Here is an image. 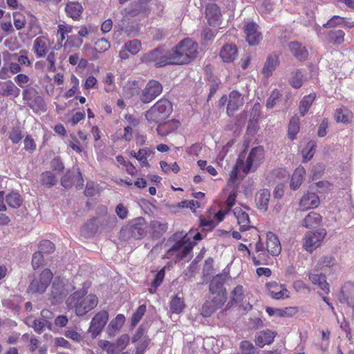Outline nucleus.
Here are the masks:
<instances>
[{"mask_svg": "<svg viewBox=\"0 0 354 354\" xmlns=\"http://www.w3.org/2000/svg\"><path fill=\"white\" fill-rule=\"evenodd\" d=\"M259 156H239L234 169L230 174V179L223 192L227 194L225 205L230 209L236 202L239 179L243 178L249 172L254 171L260 165Z\"/></svg>", "mask_w": 354, "mask_h": 354, "instance_id": "1", "label": "nucleus"}, {"mask_svg": "<svg viewBox=\"0 0 354 354\" xmlns=\"http://www.w3.org/2000/svg\"><path fill=\"white\" fill-rule=\"evenodd\" d=\"M85 290H80L74 292L66 300L68 308L75 309L77 316H83L91 311L98 304V299L96 295L90 294L84 297Z\"/></svg>", "mask_w": 354, "mask_h": 354, "instance_id": "2", "label": "nucleus"}, {"mask_svg": "<svg viewBox=\"0 0 354 354\" xmlns=\"http://www.w3.org/2000/svg\"><path fill=\"white\" fill-rule=\"evenodd\" d=\"M174 64H185L190 62L198 55V44L189 38L180 41L171 50Z\"/></svg>", "mask_w": 354, "mask_h": 354, "instance_id": "3", "label": "nucleus"}, {"mask_svg": "<svg viewBox=\"0 0 354 354\" xmlns=\"http://www.w3.org/2000/svg\"><path fill=\"white\" fill-rule=\"evenodd\" d=\"M171 111L170 102L166 99H161L147 112L146 118L148 120L160 122L168 118Z\"/></svg>", "mask_w": 354, "mask_h": 354, "instance_id": "4", "label": "nucleus"}, {"mask_svg": "<svg viewBox=\"0 0 354 354\" xmlns=\"http://www.w3.org/2000/svg\"><path fill=\"white\" fill-rule=\"evenodd\" d=\"M142 62L152 63L156 66L160 67L167 64H174L171 50L158 48L142 57Z\"/></svg>", "mask_w": 354, "mask_h": 354, "instance_id": "5", "label": "nucleus"}, {"mask_svg": "<svg viewBox=\"0 0 354 354\" xmlns=\"http://www.w3.org/2000/svg\"><path fill=\"white\" fill-rule=\"evenodd\" d=\"M326 236V231L324 229H319L316 232H306L303 238L304 248L306 251L312 252L321 246Z\"/></svg>", "mask_w": 354, "mask_h": 354, "instance_id": "6", "label": "nucleus"}, {"mask_svg": "<svg viewBox=\"0 0 354 354\" xmlns=\"http://www.w3.org/2000/svg\"><path fill=\"white\" fill-rule=\"evenodd\" d=\"M52 278V272L48 269L44 270L38 279H35L31 282L28 288L29 292L39 294L44 292Z\"/></svg>", "mask_w": 354, "mask_h": 354, "instance_id": "7", "label": "nucleus"}, {"mask_svg": "<svg viewBox=\"0 0 354 354\" xmlns=\"http://www.w3.org/2000/svg\"><path fill=\"white\" fill-rule=\"evenodd\" d=\"M227 102V113L229 115H232L235 111L243 106V97L239 92L232 91L229 94L228 97L224 95L220 100V103L222 105H224Z\"/></svg>", "mask_w": 354, "mask_h": 354, "instance_id": "8", "label": "nucleus"}, {"mask_svg": "<svg viewBox=\"0 0 354 354\" xmlns=\"http://www.w3.org/2000/svg\"><path fill=\"white\" fill-rule=\"evenodd\" d=\"M108 319L109 313L105 310L99 312L93 317L88 328L92 338H96L101 333Z\"/></svg>", "mask_w": 354, "mask_h": 354, "instance_id": "9", "label": "nucleus"}, {"mask_svg": "<svg viewBox=\"0 0 354 354\" xmlns=\"http://www.w3.org/2000/svg\"><path fill=\"white\" fill-rule=\"evenodd\" d=\"M162 91L160 83L156 80H150L142 91L141 100L145 103H149L158 96Z\"/></svg>", "mask_w": 354, "mask_h": 354, "instance_id": "10", "label": "nucleus"}, {"mask_svg": "<svg viewBox=\"0 0 354 354\" xmlns=\"http://www.w3.org/2000/svg\"><path fill=\"white\" fill-rule=\"evenodd\" d=\"M23 99L33 110L42 109L44 102L41 96L38 95L37 91L32 87H27L23 91Z\"/></svg>", "mask_w": 354, "mask_h": 354, "instance_id": "11", "label": "nucleus"}, {"mask_svg": "<svg viewBox=\"0 0 354 354\" xmlns=\"http://www.w3.org/2000/svg\"><path fill=\"white\" fill-rule=\"evenodd\" d=\"M61 183L62 186L66 188L75 185L76 188L82 189L83 186V179L79 169L77 168H73L72 171H68L62 178Z\"/></svg>", "mask_w": 354, "mask_h": 354, "instance_id": "12", "label": "nucleus"}, {"mask_svg": "<svg viewBox=\"0 0 354 354\" xmlns=\"http://www.w3.org/2000/svg\"><path fill=\"white\" fill-rule=\"evenodd\" d=\"M232 300L245 311L252 309L249 295L244 294L243 288L241 285L236 286L232 292Z\"/></svg>", "mask_w": 354, "mask_h": 354, "instance_id": "13", "label": "nucleus"}, {"mask_svg": "<svg viewBox=\"0 0 354 354\" xmlns=\"http://www.w3.org/2000/svg\"><path fill=\"white\" fill-rule=\"evenodd\" d=\"M266 288L270 297L274 299H284L290 297V292L283 284L270 281L266 283Z\"/></svg>", "mask_w": 354, "mask_h": 354, "instance_id": "14", "label": "nucleus"}, {"mask_svg": "<svg viewBox=\"0 0 354 354\" xmlns=\"http://www.w3.org/2000/svg\"><path fill=\"white\" fill-rule=\"evenodd\" d=\"M50 46V41L47 35L37 37L33 42L32 50L37 57H45Z\"/></svg>", "mask_w": 354, "mask_h": 354, "instance_id": "15", "label": "nucleus"}, {"mask_svg": "<svg viewBox=\"0 0 354 354\" xmlns=\"http://www.w3.org/2000/svg\"><path fill=\"white\" fill-rule=\"evenodd\" d=\"M257 28V25L254 22L246 23L244 26L246 41L251 46L258 44L262 39L261 34Z\"/></svg>", "mask_w": 354, "mask_h": 354, "instance_id": "16", "label": "nucleus"}, {"mask_svg": "<svg viewBox=\"0 0 354 354\" xmlns=\"http://www.w3.org/2000/svg\"><path fill=\"white\" fill-rule=\"evenodd\" d=\"M206 17L209 25L214 28L218 27L221 23V14L218 7L214 3L206 7Z\"/></svg>", "mask_w": 354, "mask_h": 354, "instance_id": "17", "label": "nucleus"}, {"mask_svg": "<svg viewBox=\"0 0 354 354\" xmlns=\"http://www.w3.org/2000/svg\"><path fill=\"white\" fill-rule=\"evenodd\" d=\"M225 299L219 294L211 301H207L203 306L201 315L207 317H209L217 309L220 308L224 304Z\"/></svg>", "mask_w": 354, "mask_h": 354, "instance_id": "18", "label": "nucleus"}, {"mask_svg": "<svg viewBox=\"0 0 354 354\" xmlns=\"http://www.w3.org/2000/svg\"><path fill=\"white\" fill-rule=\"evenodd\" d=\"M245 209H246L245 207H236L233 209L234 215L237 220L241 231L248 230L252 227L248 213L246 212Z\"/></svg>", "mask_w": 354, "mask_h": 354, "instance_id": "19", "label": "nucleus"}, {"mask_svg": "<svg viewBox=\"0 0 354 354\" xmlns=\"http://www.w3.org/2000/svg\"><path fill=\"white\" fill-rule=\"evenodd\" d=\"M192 249V245L191 243L185 244L177 243L169 250L167 257L169 258L175 255L176 260L183 259L187 256Z\"/></svg>", "mask_w": 354, "mask_h": 354, "instance_id": "20", "label": "nucleus"}, {"mask_svg": "<svg viewBox=\"0 0 354 354\" xmlns=\"http://www.w3.org/2000/svg\"><path fill=\"white\" fill-rule=\"evenodd\" d=\"M267 251L272 256H278L281 251V246L278 237L272 232L266 235Z\"/></svg>", "mask_w": 354, "mask_h": 354, "instance_id": "21", "label": "nucleus"}, {"mask_svg": "<svg viewBox=\"0 0 354 354\" xmlns=\"http://www.w3.org/2000/svg\"><path fill=\"white\" fill-rule=\"evenodd\" d=\"M43 30L39 25L37 19L28 14V21L26 27V35L30 38H33L37 35H42Z\"/></svg>", "mask_w": 354, "mask_h": 354, "instance_id": "22", "label": "nucleus"}, {"mask_svg": "<svg viewBox=\"0 0 354 354\" xmlns=\"http://www.w3.org/2000/svg\"><path fill=\"white\" fill-rule=\"evenodd\" d=\"M131 235L136 239H141L146 234V224L143 218L139 217L131 221Z\"/></svg>", "mask_w": 354, "mask_h": 354, "instance_id": "23", "label": "nucleus"}, {"mask_svg": "<svg viewBox=\"0 0 354 354\" xmlns=\"http://www.w3.org/2000/svg\"><path fill=\"white\" fill-rule=\"evenodd\" d=\"M276 335L275 332L270 330L260 331L256 335L255 343L258 346L262 348L265 345L270 344Z\"/></svg>", "mask_w": 354, "mask_h": 354, "instance_id": "24", "label": "nucleus"}, {"mask_svg": "<svg viewBox=\"0 0 354 354\" xmlns=\"http://www.w3.org/2000/svg\"><path fill=\"white\" fill-rule=\"evenodd\" d=\"M126 318L124 315L118 314L112 319L108 325L106 333L109 337H113L115 333L120 330L125 322Z\"/></svg>", "mask_w": 354, "mask_h": 354, "instance_id": "25", "label": "nucleus"}, {"mask_svg": "<svg viewBox=\"0 0 354 354\" xmlns=\"http://www.w3.org/2000/svg\"><path fill=\"white\" fill-rule=\"evenodd\" d=\"M319 205V199L314 193L304 194L300 201V207L303 209L315 208Z\"/></svg>", "mask_w": 354, "mask_h": 354, "instance_id": "26", "label": "nucleus"}, {"mask_svg": "<svg viewBox=\"0 0 354 354\" xmlns=\"http://www.w3.org/2000/svg\"><path fill=\"white\" fill-rule=\"evenodd\" d=\"M308 279L313 284L317 285L324 293H329V284L327 283L324 275L312 272L310 273Z\"/></svg>", "mask_w": 354, "mask_h": 354, "instance_id": "27", "label": "nucleus"}, {"mask_svg": "<svg viewBox=\"0 0 354 354\" xmlns=\"http://www.w3.org/2000/svg\"><path fill=\"white\" fill-rule=\"evenodd\" d=\"M279 65V58L276 55H270L265 62L262 69L264 77H270Z\"/></svg>", "mask_w": 354, "mask_h": 354, "instance_id": "28", "label": "nucleus"}, {"mask_svg": "<svg viewBox=\"0 0 354 354\" xmlns=\"http://www.w3.org/2000/svg\"><path fill=\"white\" fill-rule=\"evenodd\" d=\"M220 56L225 62L234 61L237 56V48L232 44L225 45L220 51Z\"/></svg>", "mask_w": 354, "mask_h": 354, "instance_id": "29", "label": "nucleus"}, {"mask_svg": "<svg viewBox=\"0 0 354 354\" xmlns=\"http://www.w3.org/2000/svg\"><path fill=\"white\" fill-rule=\"evenodd\" d=\"M65 11L68 17L77 20L83 12V7L79 2L70 1L66 4Z\"/></svg>", "mask_w": 354, "mask_h": 354, "instance_id": "30", "label": "nucleus"}, {"mask_svg": "<svg viewBox=\"0 0 354 354\" xmlns=\"http://www.w3.org/2000/svg\"><path fill=\"white\" fill-rule=\"evenodd\" d=\"M322 216L314 212H310L302 221L301 225L306 228H315L320 225Z\"/></svg>", "mask_w": 354, "mask_h": 354, "instance_id": "31", "label": "nucleus"}, {"mask_svg": "<svg viewBox=\"0 0 354 354\" xmlns=\"http://www.w3.org/2000/svg\"><path fill=\"white\" fill-rule=\"evenodd\" d=\"M270 197V193L268 189H263L259 192L255 199L257 207L261 210L266 211L268 208Z\"/></svg>", "mask_w": 354, "mask_h": 354, "instance_id": "32", "label": "nucleus"}, {"mask_svg": "<svg viewBox=\"0 0 354 354\" xmlns=\"http://www.w3.org/2000/svg\"><path fill=\"white\" fill-rule=\"evenodd\" d=\"M230 209L227 208L226 209H221L219 210L215 215L214 218L217 220L216 222L214 221V220L212 219H206L203 218L201 220V225L203 227H206L208 228H212L216 225L217 223L221 222L226 214H228Z\"/></svg>", "mask_w": 354, "mask_h": 354, "instance_id": "33", "label": "nucleus"}, {"mask_svg": "<svg viewBox=\"0 0 354 354\" xmlns=\"http://www.w3.org/2000/svg\"><path fill=\"white\" fill-rule=\"evenodd\" d=\"M178 127V122L177 121L169 120L164 122L161 121L157 128V131L159 135L165 136L174 131Z\"/></svg>", "mask_w": 354, "mask_h": 354, "instance_id": "34", "label": "nucleus"}, {"mask_svg": "<svg viewBox=\"0 0 354 354\" xmlns=\"http://www.w3.org/2000/svg\"><path fill=\"white\" fill-rule=\"evenodd\" d=\"M1 93L3 95L17 97L20 93L19 88L12 81H7L1 85Z\"/></svg>", "mask_w": 354, "mask_h": 354, "instance_id": "35", "label": "nucleus"}, {"mask_svg": "<svg viewBox=\"0 0 354 354\" xmlns=\"http://www.w3.org/2000/svg\"><path fill=\"white\" fill-rule=\"evenodd\" d=\"M305 174L306 171L304 167H299L295 170L290 185L292 189H297L299 187L304 180Z\"/></svg>", "mask_w": 354, "mask_h": 354, "instance_id": "36", "label": "nucleus"}, {"mask_svg": "<svg viewBox=\"0 0 354 354\" xmlns=\"http://www.w3.org/2000/svg\"><path fill=\"white\" fill-rule=\"evenodd\" d=\"M289 48L293 55L298 59H304L308 56L306 48L298 42L295 41L290 43Z\"/></svg>", "mask_w": 354, "mask_h": 354, "instance_id": "37", "label": "nucleus"}, {"mask_svg": "<svg viewBox=\"0 0 354 354\" xmlns=\"http://www.w3.org/2000/svg\"><path fill=\"white\" fill-rule=\"evenodd\" d=\"M150 0H138V1L133 6L134 8L131 9L127 12V14L131 16H136L139 14H144L147 15L149 9L147 3Z\"/></svg>", "mask_w": 354, "mask_h": 354, "instance_id": "38", "label": "nucleus"}, {"mask_svg": "<svg viewBox=\"0 0 354 354\" xmlns=\"http://www.w3.org/2000/svg\"><path fill=\"white\" fill-rule=\"evenodd\" d=\"M335 118L337 122L347 124L351 121L353 113L348 109L342 107L336 110Z\"/></svg>", "mask_w": 354, "mask_h": 354, "instance_id": "39", "label": "nucleus"}, {"mask_svg": "<svg viewBox=\"0 0 354 354\" xmlns=\"http://www.w3.org/2000/svg\"><path fill=\"white\" fill-rule=\"evenodd\" d=\"M315 97L316 95L315 93H310L308 95H305L302 98L299 106V113L302 116L305 115L308 113L310 106L315 99Z\"/></svg>", "mask_w": 354, "mask_h": 354, "instance_id": "40", "label": "nucleus"}, {"mask_svg": "<svg viewBox=\"0 0 354 354\" xmlns=\"http://www.w3.org/2000/svg\"><path fill=\"white\" fill-rule=\"evenodd\" d=\"M21 71V67L17 62H10L8 67L3 66L0 71V78L6 79L10 77V75L8 74L10 72L12 75L17 74Z\"/></svg>", "mask_w": 354, "mask_h": 354, "instance_id": "41", "label": "nucleus"}, {"mask_svg": "<svg viewBox=\"0 0 354 354\" xmlns=\"http://www.w3.org/2000/svg\"><path fill=\"white\" fill-rule=\"evenodd\" d=\"M140 87L138 82L136 80H129L123 87V95L125 97H131L138 94Z\"/></svg>", "mask_w": 354, "mask_h": 354, "instance_id": "42", "label": "nucleus"}, {"mask_svg": "<svg viewBox=\"0 0 354 354\" xmlns=\"http://www.w3.org/2000/svg\"><path fill=\"white\" fill-rule=\"evenodd\" d=\"M97 227L98 219L94 218L82 227V234L85 236H90L96 232Z\"/></svg>", "mask_w": 354, "mask_h": 354, "instance_id": "43", "label": "nucleus"}, {"mask_svg": "<svg viewBox=\"0 0 354 354\" xmlns=\"http://www.w3.org/2000/svg\"><path fill=\"white\" fill-rule=\"evenodd\" d=\"M185 307L183 298L175 296L170 301V310L173 313L179 314L182 313Z\"/></svg>", "mask_w": 354, "mask_h": 354, "instance_id": "44", "label": "nucleus"}, {"mask_svg": "<svg viewBox=\"0 0 354 354\" xmlns=\"http://www.w3.org/2000/svg\"><path fill=\"white\" fill-rule=\"evenodd\" d=\"M8 205L12 208L19 207L23 202L21 196L17 192H11L6 196Z\"/></svg>", "mask_w": 354, "mask_h": 354, "instance_id": "45", "label": "nucleus"}, {"mask_svg": "<svg viewBox=\"0 0 354 354\" xmlns=\"http://www.w3.org/2000/svg\"><path fill=\"white\" fill-rule=\"evenodd\" d=\"M83 43V40L76 36L69 37L64 44V50L70 52L72 47L79 48Z\"/></svg>", "mask_w": 354, "mask_h": 354, "instance_id": "46", "label": "nucleus"}, {"mask_svg": "<svg viewBox=\"0 0 354 354\" xmlns=\"http://www.w3.org/2000/svg\"><path fill=\"white\" fill-rule=\"evenodd\" d=\"M299 131V120L297 118L291 119L288 126V136L294 140Z\"/></svg>", "mask_w": 354, "mask_h": 354, "instance_id": "47", "label": "nucleus"}, {"mask_svg": "<svg viewBox=\"0 0 354 354\" xmlns=\"http://www.w3.org/2000/svg\"><path fill=\"white\" fill-rule=\"evenodd\" d=\"M28 21V16L26 17L20 12H15L13 14V23L17 30H21L25 26Z\"/></svg>", "mask_w": 354, "mask_h": 354, "instance_id": "48", "label": "nucleus"}, {"mask_svg": "<svg viewBox=\"0 0 354 354\" xmlns=\"http://www.w3.org/2000/svg\"><path fill=\"white\" fill-rule=\"evenodd\" d=\"M73 26L66 24H60L57 26V35L60 37L61 41H64L66 39V35L72 32Z\"/></svg>", "mask_w": 354, "mask_h": 354, "instance_id": "49", "label": "nucleus"}, {"mask_svg": "<svg viewBox=\"0 0 354 354\" xmlns=\"http://www.w3.org/2000/svg\"><path fill=\"white\" fill-rule=\"evenodd\" d=\"M328 35L330 41L334 44H341L344 41V32L342 30H332Z\"/></svg>", "mask_w": 354, "mask_h": 354, "instance_id": "50", "label": "nucleus"}, {"mask_svg": "<svg viewBox=\"0 0 354 354\" xmlns=\"http://www.w3.org/2000/svg\"><path fill=\"white\" fill-rule=\"evenodd\" d=\"M41 181L44 185L50 187L55 184L57 178L51 172L46 171L41 174Z\"/></svg>", "mask_w": 354, "mask_h": 354, "instance_id": "51", "label": "nucleus"}, {"mask_svg": "<svg viewBox=\"0 0 354 354\" xmlns=\"http://www.w3.org/2000/svg\"><path fill=\"white\" fill-rule=\"evenodd\" d=\"M165 267L162 268L156 274V277L152 282L151 288H149V292L151 293H154L156 288L158 287L162 283L165 274Z\"/></svg>", "mask_w": 354, "mask_h": 354, "instance_id": "52", "label": "nucleus"}, {"mask_svg": "<svg viewBox=\"0 0 354 354\" xmlns=\"http://www.w3.org/2000/svg\"><path fill=\"white\" fill-rule=\"evenodd\" d=\"M303 77H304V75H303V73H301V71H297L292 73V76L290 80V82L294 88H299L303 84V82H304Z\"/></svg>", "mask_w": 354, "mask_h": 354, "instance_id": "53", "label": "nucleus"}, {"mask_svg": "<svg viewBox=\"0 0 354 354\" xmlns=\"http://www.w3.org/2000/svg\"><path fill=\"white\" fill-rule=\"evenodd\" d=\"M100 348L105 351L108 354H115V344L104 339H100L97 342Z\"/></svg>", "mask_w": 354, "mask_h": 354, "instance_id": "54", "label": "nucleus"}, {"mask_svg": "<svg viewBox=\"0 0 354 354\" xmlns=\"http://www.w3.org/2000/svg\"><path fill=\"white\" fill-rule=\"evenodd\" d=\"M32 326L36 332L41 333L45 327L51 329L52 324L48 320L39 319L33 321Z\"/></svg>", "mask_w": 354, "mask_h": 354, "instance_id": "55", "label": "nucleus"}, {"mask_svg": "<svg viewBox=\"0 0 354 354\" xmlns=\"http://www.w3.org/2000/svg\"><path fill=\"white\" fill-rule=\"evenodd\" d=\"M110 46L109 41L102 38L95 42L94 50L95 53H102L109 50Z\"/></svg>", "mask_w": 354, "mask_h": 354, "instance_id": "56", "label": "nucleus"}, {"mask_svg": "<svg viewBox=\"0 0 354 354\" xmlns=\"http://www.w3.org/2000/svg\"><path fill=\"white\" fill-rule=\"evenodd\" d=\"M124 48L132 55L137 54L141 48V43L136 39L127 42Z\"/></svg>", "mask_w": 354, "mask_h": 354, "instance_id": "57", "label": "nucleus"}, {"mask_svg": "<svg viewBox=\"0 0 354 354\" xmlns=\"http://www.w3.org/2000/svg\"><path fill=\"white\" fill-rule=\"evenodd\" d=\"M104 90L108 92H113L115 91L116 86L114 84V76L112 73H109L106 75L104 79Z\"/></svg>", "mask_w": 354, "mask_h": 354, "instance_id": "58", "label": "nucleus"}, {"mask_svg": "<svg viewBox=\"0 0 354 354\" xmlns=\"http://www.w3.org/2000/svg\"><path fill=\"white\" fill-rule=\"evenodd\" d=\"M145 312L146 306L140 305L132 316L131 324L133 326H136L140 321Z\"/></svg>", "mask_w": 354, "mask_h": 354, "instance_id": "59", "label": "nucleus"}, {"mask_svg": "<svg viewBox=\"0 0 354 354\" xmlns=\"http://www.w3.org/2000/svg\"><path fill=\"white\" fill-rule=\"evenodd\" d=\"M151 339L147 337H144L139 342H138L136 348L135 354H144L147 348L149 345Z\"/></svg>", "mask_w": 354, "mask_h": 354, "instance_id": "60", "label": "nucleus"}, {"mask_svg": "<svg viewBox=\"0 0 354 354\" xmlns=\"http://www.w3.org/2000/svg\"><path fill=\"white\" fill-rule=\"evenodd\" d=\"M240 349L243 354H256V348L253 344L248 341H243L240 344Z\"/></svg>", "mask_w": 354, "mask_h": 354, "instance_id": "61", "label": "nucleus"}, {"mask_svg": "<svg viewBox=\"0 0 354 354\" xmlns=\"http://www.w3.org/2000/svg\"><path fill=\"white\" fill-rule=\"evenodd\" d=\"M64 335L66 337L71 339L77 343H80L83 340L82 335L73 329L66 330L64 333Z\"/></svg>", "mask_w": 354, "mask_h": 354, "instance_id": "62", "label": "nucleus"}, {"mask_svg": "<svg viewBox=\"0 0 354 354\" xmlns=\"http://www.w3.org/2000/svg\"><path fill=\"white\" fill-rule=\"evenodd\" d=\"M55 250V245L54 244L48 241V240H44L41 241L39 244V252L42 254L45 253H51L54 252Z\"/></svg>", "mask_w": 354, "mask_h": 354, "instance_id": "63", "label": "nucleus"}, {"mask_svg": "<svg viewBox=\"0 0 354 354\" xmlns=\"http://www.w3.org/2000/svg\"><path fill=\"white\" fill-rule=\"evenodd\" d=\"M14 80L19 86L24 89L28 87L30 78L28 75L20 73L15 77Z\"/></svg>", "mask_w": 354, "mask_h": 354, "instance_id": "64", "label": "nucleus"}]
</instances>
